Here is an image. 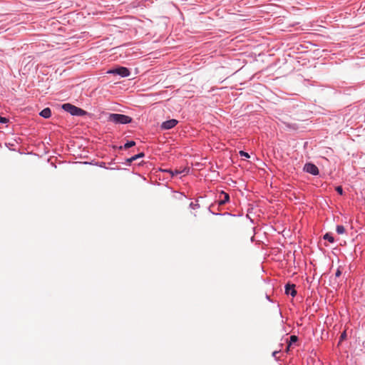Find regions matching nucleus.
<instances>
[{
	"instance_id": "b1692460",
	"label": "nucleus",
	"mask_w": 365,
	"mask_h": 365,
	"mask_svg": "<svg viewBox=\"0 0 365 365\" xmlns=\"http://www.w3.org/2000/svg\"><path fill=\"white\" fill-rule=\"evenodd\" d=\"M162 170L163 172L169 173V170H167V169H166V170Z\"/></svg>"
},
{
	"instance_id": "0eeeda50",
	"label": "nucleus",
	"mask_w": 365,
	"mask_h": 365,
	"mask_svg": "<svg viewBox=\"0 0 365 365\" xmlns=\"http://www.w3.org/2000/svg\"><path fill=\"white\" fill-rule=\"evenodd\" d=\"M230 201V195L228 193L222 190L219 195L218 205L219 206L223 205Z\"/></svg>"
},
{
	"instance_id": "9d476101",
	"label": "nucleus",
	"mask_w": 365,
	"mask_h": 365,
	"mask_svg": "<svg viewBox=\"0 0 365 365\" xmlns=\"http://www.w3.org/2000/svg\"><path fill=\"white\" fill-rule=\"evenodd\" d=\"M39 115L44 118H48L51 115V110L49 108H46L40 112Z\"/></svg>"
},
{
	"instance_id": "a211bd4d",
	"label": "nucleus",
	"mask_w": 365,
	"mask_h": 365,
	"mask_svg": "<svg viewBox=\"0 0 365 365\" xmlns=\"http://www.w3.org/2000/svg\"><path fill=\"white\" fill-rule=\"evenodd\" d=\"M336 191L337 192L338 194H339L340 195H342L344 194V191H343V188L341 187V186H337L336 187Z\"/></svg>"
},
{
	"instance_id": "5701e85b",
	"label": "nucleus",
	"mask_w": 365,
	"mask_h": 365,
	"mask_svg": "<svg viewBox=\"0 0 365 365\" xmlns=\"http://www.w3.org/2000/svg\"><path fill=\"white\" fill-rule=\"evenodd\" d=\"M346 337V332H343L341 335V339H344Z\"/></svg>"
},
{
	"instance_id": "f8f14e48",
	"label": "nucleus",
	"mask_w": 365,
	"mask_h": 365,
	"mask_svg": "<svg viewBox=\"0 0 365 365\" xmlns=\"http://www.w3.org/2000/svg\"><path fill=\"white\" fill-rule=\"evenodd\" d=\"M336 231L339 235H342L345 232V228L341 225H336Z\"/></svg>"
},
{
	"instance_id": "4be33fe9",
	"label": "nucleus",
	"mask_w": 365,
	"mask_h": 365,
	"mask_svg": "<svg viewBox=\"0 0 365 365\" xmlns=\"http://www.w3.org/2000/svg\"><path fill=\"white\" fill-rule=\"evenodd\" d=\"M99 166L101 167V168H107L106 166V163H104V162H101L99 163Z\"/></svg>"
},
{
	"instance_id": "6e6552de",
	"label": "nucleus",
	"mask_w": 365,
	"mask_h": 365,
	"mask_svg": "<svg viewBox=\"0 0 365 365\" xmlns=\"http://www.w3.org/2000/svg\"><path fill=\"white\" fill-rule=\"evenodd\" d=\"M220 207L219 205L217 204V205H215V204H212L210 205V206L208 207V211L212 213V215H230L231 214L229 213V212H225V213H219L217 212L218 211H220Z\"/></svg>"
},
{
	"instance_id": "20e7f679",
	"label": "nucleus",
	"mask_w": 365,
	"mask_h": 365,
	"mask_svg": "<svg viewBox=\"0 0 365 365\" xmlns=\"http://www.w3.org/2000/svg\"><path fill=\"white\" fill-rule=\"evenodd\" d=\"M304 170L313 175H318L319 173L317 166L312 163H307L304 166Z\"/></svg>"
},
{
	"instance_id": "7ed1b4c3",
	"label": "nucleus",
	"mask_w": 365,
	"mask_h": 365,
	"mask_svg": "<svg viewBox=\"0 0 365 365\" xmlns=\"http://www.w3.org/2000/svg\"><path fill=\"white\" fill-rule=\"evenodd\" d=\"M107 73L118 75L121 77H128L130 75V71L126 67L118 66L117 68L108 70Z\"/></svg>"
},
{
	"instance_id": "423d86ee",
	"label": "nucleus",
	"mask_w": 365,
	"mask_h": 365,
	"mask_svg": "<svg viewBox=\"0 0 365 365\" xmlns=\"http://www.w3.org/2000/svg\"><path fill=\"white\" fill-rule=\"evenodd\" d=\"M178 121L177 120L170 119V120L164 121L161 124L160 127L163 130H169V129L174 128L178 124Z\"/></svg>"
},
{
	"instance_id": "ddd939ff",
	"label": "nucleus",
	"mask_w": 365,
	"mask_h": 365,
	"mask_svg": "<svg viewBox=\"0 0 365 365\" xmlns=\"http://www.w3.org/2000/svg\"><path fill=\"white\" fill-rule=\"evenodd\" d=\"M138 160V159H137L136 155H133V156H132V157H130V158H127V159L125 160V163H126V164H128V165H130V163H133V161H135V160Z\"/></svg>"
},
{
	"instance_id": "4468645a",
	"label": "nucleus",
	"mask_w": 365,
	"mask_h": 365,
	"mask_svg": "<svg viewBox=\"0 0 365 365\" xmlns=\"http://www.w3.org/2000/svg\"><path fill=\"white\" fill-rule=\"evenodd\" d=\"M189 207H190V208H191L192 210H196V209H198L200 207V205L197 202H191L190 203Z\"/></svg>"
},
{
	"instance_id": "f3484780",
	"label": "nucleus",
	"mask_w": 365,
	"mask_h": 365,
	"mask_svg": "<svg viewBox=\"0 0 365 365\" xmlns=\"http://www.w3.org/2000/svg\"><path fill=\"white\" fill-rule=\"evenodd\" d=\"M239 154L241 157H245V158H250V155L245 152V151H243V150H240L239 152Z\"/></svg>"
},
{
	"instance_id": "aec40b11",
	"label": "nucleus",
	"mask_w": 365,
	"mask_h": 365,
	"mask_svg": "<svg viewBox=\"0 0 365 365\" xmlns=\"http://www.w3.org/2000/svg\"><path fill=\"white\" fill-rule=\"evenodd\" d=\"M135 155L137 157V159H139V158H141L144 157L145 156V153L142 152V153H138V154H137Z\"/></svg>"
},
{
	"instance_id": "f257e3e1",
	"label": "nucleus",
	"mask_w": 365,
	"mask_h": 365,
	"mask_svg": "<svg viewBox=\"0 0 365 365\" xmlns=\"http://www.w3.org/2000/svg\"><path fill=\"white\" fill-rule=\"evenodd\" d=\"M132 120L131 117L120 113H110L108 118V121L115 124L125 125L131 123Z\"/></svg>"
},
{
	"instance_id": "393cba45",
	"label": "nucleus",
	"mask_w": 365,
	"mask_h": 365,
	"mask_svg": "<svg viewBox=\"0 0 365 365\" xmlns=\"http://www.w3.org/2000/svg\"><path fill=\"white\" fill-rule=\"evenodd\" d=\"M364 205H365V197H364Z\"/></svg>"
},
{
	"instance_id": "39448f33",
	"label": "nucleus",
	"mask_w": 365,
	"mask_h": 365,
	"mask_svg": "<svg viewBox=\"0 0 365 365\" xmlns=\"http://www.w3.org/2000/svg\"><path fill=\"white\" fill-rule=\"evenodd\" d=\"M296 285L292 283H287L284 286V294L287 296L295 297L297 294V290L295 289Z\"/></svg>"
},
{
	"instance_id": "dca6fc26",
	"label": "nucleus",
	"mask_w": 365,
	"mask_h": 365,
	"mask_svg": "<svg viewBox=\"0 0 365 365\" xmlns=\"http://www.w3.org/2000/svg\"><path fill=\"white\" fill-rule=\"evenodd\" d=\"M182 173V171L178 170H175V171L169 170V173L170 174L171 177H173V176L180 174Z\"/></svg>"
},
{
	"instance_id": "f03ea898",
	"label": "nucleus",
	"mask_w": 365,
	"mask_h": 365,
	"mask_svg": "<svg viewBox=\"0 0 365 365\" xmlns=\"http://www.w3.org/2000/svg\"><path fill=\"white\" fill-rule=\"evenodd\" d=\"M62 108L73 116H83L87 113L86 110L68 103L63 104Z\"/></svg>"
},
{
	"instance_id": "9b49d317",
	"label": "nucleus",
	"mask_w": 365,
	"mask_h": 365,
	"mask_svg": "<svg viewBox=\"0 0 365 365\" xmlns=\"http://www.w3.org/2000/svg\"><path fill=\"white\" fill-rule=\"evenodd\" d=\"M324 240L329 241L331 243H333L334 242V238L331 233L327 232L324 235L323 237Z\"/></svg>"
},
{
	"instance_id": "412c9836",
	"label": "nucleus",
	"mask_w": 365,
	"mask_h": 365,
	"mask_svg": "<svg viewBox=\"0 0 365 365\" xmlns=\"http://www.w3.org/2000/svg\"><path fill=\"white\" fill-rule=\"evenodd\" d=\"M341 274V272L340 269L339 268V269H337V270H336V273H335V277H339Z\"/></svg>"
},
{
	"instance_id": "2eb2a0df",
	"label": "nucleus",
	"mask_w": 365,
	"mask_h": 365,
	"mask_svg": "<svg viewBox=\"0 0 365 365\" xmlns=\"http://www.w3.org/2000/svg\"><path fill=\"white\" fill-rule=\"evenodd\" d=\"M298 340V338L297 336L295 335H292L290 336L289 337V346L293 344V343H296Z\"/></svg>"
},
{
	"instance_id": "6ab92c4d",
	"label": "nucleus",
	"mask_w": 365,
	"mask_h": 365,
	"mask_svg": "<svg viewBox=\"0 0 365 365\" xmlns=\"http://www.w3.org/2000/svg\"><path fill=\"white\" fill-rule=\"evenodd\" d=\"M9 122V119L5 118V117H2L0 115V123H6Z\"/></svg>"
},
{
	"instance_id": "1a4fd4ad",
	"label": "nucleus",
	"mask_w": 365,
	"mask_h": 365,
	"mask_svg": "<svg viewBox=\"0 0 365 365\" xmlns=\"http://www.w3.org/2000/svg\"><path fill=\"white\" fill-rule=\"evenodd\" d=\"M135 145V142L133 141V140H130V141H128L127 143H125L123 145H120L119 147H117V146H113V148L114 149H119V150H123V149H128L133 146Z\"/></svg>"
}]
</instances>
